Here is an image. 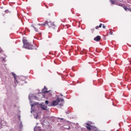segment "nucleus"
<instances>
[{"label": "nucleus", "mask_w": 131, "mask_h": 131, "mask_svg": "<svg viewBox=\"0 0 131 131\" xmlns=\"http://www.w3.org/2000/svg\"><path fill=\"white\" fill-rule=\"evenodd\" d=\"M56 97H57V100L53 101L52 103H49L48 105L49 107L57 106V105H59V103H60V102H64V99L59 98V96L58 95H56Z\"/></svg>", "instance_id": "1"}, {"label": "nucleus", "mask_w": 131, "mask_h": 131, "mask_svg": "<svg viewBox=\"0 0 131 131\" xmlns=\"http://www.w3.org/2000/svg\"><path fill=\"white\" fill-rule=\"evenodd\" d=\"M23 42L24 44L23 48H24L25 49H27V50H33V46L30 44V43L28 42L27 41V40L25 39H23Z\"/></svg>", "instance_id": "2"}, {"label": "nucleus", "mask_w": 131, "mask_h": 131, "mask_svg": "<svg viewBox=\"0 0 131 131\" xmlns=\"http://www.w3.org/2000/svg\"><path fill=\"white\" fill-rule=\"evenodd\" d=\"M41 25H43V26H45V25H48L49 28L52 27V28H53V29H54L55 27H56V25H55L54 23L51 21H48L46 20L44 24H42Z\"/></svg>", "instance_id": "3"}, {"label": "nucleus", "mask_w": 131, "mask_h": 131, "mask_svg": "<svg viewBox=\"0 0 131 131\" xmlns=\"http://www.w3.org/2000/svg\"><path fill=\"white\" fill-rule=\"evenodd\" d=\"M86 127L87 128V129H88V130H94V131H97L98 129H97V127H96L94 125H92L90 124H89L88 123H86Z\"/></svg>", "instance_id": "4"}, {"label": "nucleus", "mask_w": 131, "mask_h": 131, "mask_svg": "<svg viewBox=\"0 0 131 131\" xmlns=\"http://www.w3.org/2000/svg\"><path fill=\"white\" fill-rule=\"evenodd\" d=\"M50 92V91H45L44 92V94L43 95V97L45 99H49V98H51V97H52V96H53L52 93Z\"/></svg>", "instance_id": "5"}, {"label": "nucleus", "mask_w": 131, "mask_h": 131, "mask_svg": "<svg viewBox=\"0 0 131 131\" xmlns=\"http://www.w3.org/2000/svg\"><path fill=\"white\" fill-rule=\"evenodd\" d=\"M33 97L35 98V99H36V98H37V96H33V94H29V100H30V103H31V98H33Z\"/></svg>", "instance_id": "6"}, {"label": "nucleus", "mask_w": 131, "mask_h": 131, "mask_svg": "<svg viewBox=\"0 0 131 131\" xmlns=\"http://www.w3.org/2000/svg\"><path fill=\"white\" fill-rule=\"evenodd\" d=\"M40 108L42 109V110H48V106L45 105L41 104Z\"/></svg>", "instance_id": "7"}, {"label": "nucleus", "mask_w": 131, "mask_h": 131, "mask_svg": "<svg viewBox=\"0 0 131 131\" xmlns=\"http://www.w3.org/2000/svg\"><path fill=\"white\" fill-rule=\"evenodd\" d=\"M11 73L14 77V82H17V75L14 72H12Z\"/></svg>", "instance_id": "8"}, {"label": "nucleus", "mask_w": 131, "mask_h": 131, "mask_svg": "<svg viewBox=\"0 0 131 131\" xmlns=\"http://www.w3.org/2000/svg\"><path fill=\"white\" fill-rule=\"evenodd\" d=\"M94 40L99 41V40H101V37L100 36H97L94 38Z\"/></svg>", "instance_id": "9"}, {"label": "nucleus", "mask_w": 131, "mask_h": 131, "mask_svg": "<svg viewBox=\"0 0 131 131\" xmlns=\"http://www.w3.org/2000/svg\"><path fill=\"white\" fill-rule=\"evenodd\" d=\"M64 128L66 129H70V126L69 125H65Z\"/></svg>", "instance_id": "10"}, {"label": "nucleus", "mask_w": 131, "mask_h": 131, "mask_svg": "<svg viewBox=\"0 0 131 131\" xmlns=\"http://www.w3.org/2000/svg\"><path fill=\"white\" fill-rule=\"evenodd\" d=\"M110 3L112 5H115V0H110Z\"/></svg>", "instance_id": "11"}, {"label": "nucleus", "mask_w": 131, "mask_h": 131, "mask_svg": "<svg viewBox=\"0 0 131 131\" xmlns=\"http://www.w3.org/2000/svg\"><path fill=\"white\" fill-rule=\"evenodd\" d=\"M32 27L34 28L35 31H36V32H37L38 30L37 28H35V27L33 26V25H32Z\"/></svg>", "instance_id": "12"}, {"label": "nucleus", "mask_w": 131, "mask_h": 131, "mask_svg": "<svg viewBox=\"0 0 131 131\" xmlns=\"http://www.w3.org/2000/svg\"><path fill=\"white\" fill-rule=\"evenodd\" d=\"M31 113H32V112H33V111H34V110H32V107H33V106H34V104H31Z\"/></svg>", "instance_id": "13"}, {"label": "nucleus", "mask_w": 131, "mask_h": 131, "mask_svg": "<svg viewBox=\"0 0 131 131\" xmlns=\"http://www.w3.org/2000/svg\"><path fill=\"white\" fill-rule=\"evenodd\" d=\"M19 127H20V129L22 128V127H23V124H22V122H20V124H19Z\"/></svg>", "instance_id": "14"}, {"label": "nucleus", "mask_w": 131, "mask_h": 131, "mask_svg": "<svg viewBox=\"0 0 131 131\" xmlns=\"http://www.w3.org/2000/svg\"><path fill=\"white\" fill-rule=\"evenodd\" d=\"M45 90H48L46 86H44V89H42V93H43V94L45 93V91H43Z\"/></svg>", "instance_id": "15"}, {"label": "nucleus", "mask_w": 131, "mask_h": 131, "mask_svg": "<svg viewBox=\"0 0 131 131\" xmlns=\"http://www.w3.org/2000/svg\"><path fill=\"white\" fill-rule=\"evenodd\" d=\"M1 59H2V61L3 62H5V61L6 60V58H4V57H0V59H1Z\"/></svg>", "instance_id": "16"}, {"label": "nucleus", "mask_w": 131, "mask_h": 131, "mask_svg": "<svg viewBox=\"0 0 131 131\" xmlns=\"http://www.w3.org/2000/svg\"><path fill=\"white\" fill-rule=\"evenodd\" d=\"M123 8H124L125 11H126L127 12V10H128V8H127V7H126L125 6L123 7Z\"/></svg>", "instance_id": "17"}, {"label": "nucleus", "mask_w": 131, "mask_h": 131, "mask_svg": "<svg viewBox=\"0 0 131 131\" xmlns=\"http://www.w3.org/2000/svg\"><path fill=\"white\" fill-rule=\"evenodd\" d=\"M57 119H60V120H64V118H60V117H57Z\"/></svg>", "instance_id": "18"}, {"label": "nucleus", "mask_w": 131, "mask_h": 131, "mask_svg": "<svg viewBox=\"0 0 131 131\" xmlns=\"http://www.w3.org/2000/svg\"><path fill=\"white\" fill-rule=\"evenodd\" d=\"M45 104H46V105H49V104H50L49 103V101H48V100H46L45 101Z\"/></svg>", "instance_id": "19"}, {"label": "nucleus", "mask_w": 131, "mask_h": 131, "mask_svg": "<svg viewBox=\"0 0 131 131\" xmlns=\"http://www.w3.org/2000/svg\"><path fill=\"white\" fill-rule=\"evenodd\" d=\"M18 119H19V121H21V116L18 115Z\"/></svg>", "instance_id": "20"}, {"label": "nucleus", "mask_w": 131, "mask_h": 131, "mask_svg": "<svg viewBox=\"0 0 131 131\" xmlns=\"http://www.w3.org/2000/svg\"><path fill=\"white\" fill-rule=\"evenodd\" d=\"M59 106H60V107H63V103H60V104H59Z\"/></svg>", "instance_id": "21"}, {"label": "nucleus", "mask_w": 131, "mask_h": 131, "mask_svg": "<svg viewBox=\"0 0 131 131\" xmlns=\"http://www.w3.org/2000/svg\"><path fill=\"white\" fill-rule=\"evenodd\" d=\"M20 78H23V80H24V79H25V77L23 76L20 77Z\"/></svg>", "instance_id": "22"}, {"label": "nucleus", "mask_w": 131, "mask_h": 131, "mask_svg": "<svg viewBox=\"0 0 131 131\" xmlns=\"http://www.w3.org/2000/svg\"><path fill=\"white\" fill-rule=\"evenodd\" d=\"M3 121V120L0 118V124H2V122Z\"/></svg>", "instance_id": "23"}, {"label": "nucleus", "mask_w": 131, "mask_h": 131, "mask_svg": "<svg viewBox=\"0 0 131 131\" xmlns=\"http://www.w3.org/2000/svg\"><path fill=\"white\" fill-rule=\"evenodd\" d=\"M98 27H99V28H101V27H102V24H100Z\"/></svg>", "instance_id": "24"}, {"label": "nucleus", "mask_w": 131, "mask_h": 131, "mask_svg": "<svg viewBox=\"0 0 131 131\" xmlns=\"http://www.w3.org/2000/svg\"><path fill=\"white\" fill-rule=\"evenodd\" d=\"M95 28H96V29H99V26H97L95 27Z\"/></svg>", "instance_id": "25"}, {"label": "nucleus", "mask_w": 131, "mask_h": 131, "mask_svg": "<svg viewBox=\"0 0 131 131\" xmlns=\"http://www.w3.org/2000/svg\"><path fill=\"white\" fill-rule=\"evenodd\" d=\"M38 116V115L37 114V116L35 117H34V118H35L36 119H37Z\"/></svg>", "instance_id": "26"}, {"label": "nucleus", "mask_w": 131, "mask_h": 131, "mask_svg": "<svg viewBox=\"0 0 131 131\" xmlns=\"http://www.w3.org/2000/svg\"><path fill=\"white\" fill-rule=\"evenodd\" d=\"M127 11H128L129 12H131V9L130 8H128Z\"/></svg>", "instance_id": "27"}, {"label": "nucleus", "mask_w": 131, "mask_h": 131, "mask_svg": "<svg viewBox=\"0 0 131 131\" xmlns=\"http://www.w3.org/2000/svg\"><path fill=\"white\" fill-rule=\"evenodd\" d=\"M2 52H3V49H2V48H0V53H2Z\"/></svg>", "instance_id": "28"}, {"label": "nucleus", "mask_w": 131, "mask_h": 131, "mask_svg": "<svg viewBox=\"0 0 131 131\" xmlns=\"http://www.w3.org/2000/svg\"><path fill=\"white\" fill-rule=\"evenodd\" d=\"M95 31V29H91V31H92V32H93V31Z\"/></svg>", "instance_id": "29"}, {"label": "nucleus", "mask_w": 131, "mask_h": 131, "mask_svg": "<svg viewBox=\"0 0 131 131\" xmlns=\"http://www.w3.org/2000/svg\"><path fill=\"white\" fill-rule=\"evenodd\" d=\"M110 34H111V35H112V34H113V32H110Z\"/></svg>", "instance_id": "30"}, {"label": "nucleus", "mask_w": 131, "mask_h": 131, "mask_svg": "<svg viewBox=\"0 0 131 131\" xmlns=\"http://www.w3.org/2000/svg\"><path fill=\"white\" fill-rule=\"evenodd\" d=\"M9 131H14V129H10L9 130Z\"/></svg>", "instance_id": "31"}, {"label": "nucleus", "mask_w": 131, "mask_h": 131, "mask_svg": "<svg viewBox=\"0 0 131 131\" xmlns=\"http://www.w3.org/2000/svg\"><path fill=\"white\" fill-rule=\"evenodd\" d=\"M103 28H105V27L104 25H103V26H102Z\"/></svg>", "instance_id": "32"}, {"label": "nucleus", "mask_w": 131, "mask_h": 131, "mask_svg": "<svg viewBox=\"0 0 131 131\" xmlns=\"http://www.w3.org/2000/svg\"><path fill=\"white\" fill-rule=\"evenodd\" d=\"M66 114H69V112H67Z\"/></svg>", "instance_id": "33"}, {"label": "nucleus", "mask_w": 131, "mask_h": 131, "mask_svg": "<svg viewBox=\"0 0 131 131\" xmlns=\"http://www.w3.org/2000/svg\"><path fill=\"white\" fill-rule=\"evenodd\" d=\"M60 95L61 97H63V94H60Z\"/></svg>", "instance_id": "34"}, {"label": "nucleus", "mask_w": 131, "mask_h": 131, "mask_svg": "<svg viewBox=\"0 0 131 131\" xmlns=\"http://www.w3.org/2000/svg\"><path fill=\"white\" fill-rule=\"evenodd\" d=\"M119 6H120L121 7H122V5H119Z\"/></svg>", "instance_id": "35"}, {"label": "nucleus", "mask_w": 131, "mask_h": 131, "mask_svg": "<svg viewBox=\"0 0 131 131\" xmlns=\"http://www.w3.org/2000/svg\"><path fill=\"white\" fill-rule=\"evenodd\" d=\"M38 25H39V26H40V24H38Z\"/></svg>", "instance_id": "36"}, {"label": "nucleus", "mask_w": 131, "mask_h": 131, "mask_svg": "<svg viewBox=\"0 0 131 131\" xmlns=\"http://www.w3.org/2000/svg\"><path fill=\"white\" fill-rule=\"evenodd\" d=\"M5 12H7V10H5Z\"/></svg>", "instance_id": "37"}, {"label": "nucleus", "mask_w": 131, "mask_h": 131, "mask_svg": "<svg viewBox=\"0 0 131 131\" xmlns=\"http://www.w3.org/2000/svg\"><path fill=\"white\" fill-rule=\"evenodd\" d=\"M48 37H49V38H50V36H48Z\"/></svg>", "instance_id": "38"}]
</instances>
